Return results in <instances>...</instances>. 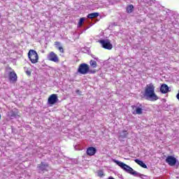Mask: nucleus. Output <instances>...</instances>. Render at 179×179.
Wrapping results in <instances>:
<instances>
[{
    "mask_svg": "<svg viewBox=\"0 0 179 179\" xmlns=\"http://www.w3.org/2000/svg\"><path fill=\"white\" fill-rule=\"evenodd\" d=\"M48 61H52V62H59V59H58V55L54 52H50L48 55Z\"/></svg>",
    "mask_w": 179,
    "mask_h": 179,
    "instance_id": "obj_7",
    "label": "nucleus"
},
{
    "mask_svg": "<svg viewBox=\"0 0 179 179\" xmlns=\"http://www.w3.org/2000/svg\"><path fill=\"white\" fill-rule=\"evenodd\" d=\"M144 96L150 101H156V100L159 99V97L155 93V85L152 83L146 85Z\"/></svg>",
    "mask_w": 179,
    "mask_h": 179,
    "instance_id": "obj_2",
    "label": "nucleus"
},
{
    "mask_svg": "<svg viewBox=\"0 0 179 179\" xmlns=\"http://www.w3.org/2000/svg\"><path fill=\"white\" fill-rule=\"evenodd\" d=\"M127 135H128V132L125 130L123 131V138H127Z\"/></svg>",
    "mask_w": 179,
    "mask_h": 179,
    "instance_id": "obj_22",
    "label": "nucleus"
},
{
    "mask_svg": "<svg viewBox=\"0 0 179 179\" xmlns=\"http://www.w3.org/2000/svg\"><path fill=\"white\" fill-rule=\"evenodd\" d=\"M89 65L87 64H80L78 72L79 73H81V75H86V73H89Z\"/></svg>",
    "mask_w": 179,
    "mask_h": 179,
    "instance_id": "obj_4",
    "label": "nucleus"
},
{
    "mask_svg": "<svg viewBox=\"0 0 179 179\" xmlns=\"http://www.w3.org/2000/svg\"><path fill=\"white\" fill-rule=\"evenodd\" d=\"M113 162L114 163H116L117 166L121 167L122 170H124L127 173H129V174H131V176H134V177H140V178L143 179H145L146 178H148V176L143 175L142 173H140L139 172L134 171V169L123 162H121L117 159H113Z\"/></svg>",
    "mask_w": 179,
    "mask_h": 179,
    "instance_id": "obj_1",
    "label": "nucleus"
},
{
    "mask_svg": "<svg viewBox=\"0 0 179 179\" xmlns=\"http://www.w3.org/2000/svg\"><path fill=\"white\" fill-rule=\"evenodd\" d=\"M99 177H104V172L103 171H99L97 173Z\"/></svg>",
    "mask_w": 179,
    "mask_h": 179,
    "instance_id": "obj_19",
    "label": "nucleus"
},
{
    "mask_svg": "<svg viewBox=\"0 0 179 179\" xmlns=\"http://www.w3.org/2000/svg\"><path fill=\"white\" fill-rule=\"evenodd\" d=\"M133 11H134V6L133 5H129L127 7V13H132Z\"/></svg>",
    "mask_w": 179,
    "mask_h": 179,
    "instance_id": "obj_16",
    "label": "nucleus"
},
{
    "mask_svg": "<svg viewBox=\"0 0 179 179\" xmlns=\"http://www.w3.org/2000/svg\"><path fill=\"white\" fill-rule=\"evenodd\" d=\"M134 162L141 166V167H143V169H148V166H146V164H145V163H143L142 161L139 159H134Z\"/></svg>",
    "mask_w": 179,
    "mask_h": 179,
    "instance_id": "obj_14",
    "label": "nucleus"
},
{
    "mask_svg": "<svg viewBox=\"0 0 179 179\" xmlns=\"http://www.w3.org/2000/svg\"><path fill=\"white\" fill-rule=\"evenodd\" d=\"M99 43L102 45L103 48H105V50L113 49V45L111 44V42H110V40L108 39L101 40L99 41Z\"/></svg>",
    "mask_w": 179,
    "mask_h": 179,
    "instance_id": "obj_5",
    "label": "nucleus"
},
{
    "mask_svg": "<svg viewBox=\"0 0 179 179\" xmlns=\"http://www.w3.org/2000/svg\"><path fill=\"white\" fill-rule=\"evenodd\" d=\"M57 50H59V51L62 52V54H64V48H62V46L59 47Z\"/></svg>",
    "mask_w": 179,
    "mask_h": 179,
    "instance_id": "obj_21",
    "label": "nucleus"
},
{
    "mask_svg": "<svg viewBox=\"0 0 179 179\" xmlns=\"http://www.w3.org/2000/svg\"><path fill=\"white\" fill-rule=\"evenodd\" d=\"M96 152H97V150L94 147H90L87 150V154L88 156H94V155H96Z\"/></svg>",
    "mask_w": 179,
    "mask_h": 179,
    "instance_id": "obj_10",
    "label": "nucleus"
},
{
    "mask_svg": "<svg viewBox=\"0 0 179 179\" xmlns=\"http://www.w3.org/2000/svg\"><path fill=\"white\" fill-rule=\"evenodd\" d=\"M9 79L10 82H16L17 80V76L15 72H10L9 74Z\"/></svg>",
    "mask_w": 179,
    "mask_h": 179,
    "instance_id": "obj_12",
    "label": "nucleus"
},
{
    "mask_svg": "<svg viewBox=\"0 0 179 179\" xmlns=\"http://www.w3.org/2000/svg\"><path fill=\"white\" fill-rule=\"evenodd\" d=\"M57 102H58V95L55 94H51L48 99V104H50V106H52Z\"/></svg>",
    "mask_w": 179,
    "mask_h": 179,
    "instance_id": "obj_6",
    "label": "nucleus"
},
{
    "mask_svg": "<svg viewBox=\"0 0 179 179\" xmlns=\"http://www.w3.org/2000/svg\"><path fill=\"white\" fill-rule=\"evenodd\" d=\"M160 92L163 94H166V93H169V86L166 84H162L160 87Z\"/></svg>",
    "mask_w": 179,
    "mask_h": 179,
    "instance_id": "obj_11",
    "label": "nucleus"
},
{
    "mask_svg": "<svg viewBox=\"0 0 179 179\" xmlns=\"http://www.w3.org/2000/svg\"><path fill=\"white\" fill-rule=\"evenodd\" d=\"M90 65L92 67V68H97V62H96V61L94 60H91L90 62Z\"/></svg>",
    "mask_w": 179,
    "mask_h": 179,
    "instance_id": "obj_17",
    "label": "nucleus"
},
{
    "mask_svg": "<svg viewBox=\"0 0 179 179\" xmlns=\"http://www.w3.org/2000/svg\"><path fill=\"white\" fill-rule=\"evenodd\" d=\"M77 94H81L82 92H80L79 90H76Z\"/></svg>",
    "mask_w": 179,
    "mask_h": 179,
    "instance_id": "obj_25",
    "label": "nucleus"
},
{
    "mask_svg": "<svg viewBox=\"0 0 179 179\" xmlns=\"http://www.w3.org/2000/svg\"><path fill=\"white\" fill-rule=\"evenodd\" d=\"M166 163H168L169 166H176L177 159L173 156H168L166 159Z\"/></svg>",
    "mask_w": 179,
    "mask_h": 179,
    "instance_id": "obj_8",
    "label": "nucleus"
},
{
    "mask_svg": "<svg viewBox=\"0 0 179 179\" xmlns=\"http://www.w3.org/2000/svg\"><path fill=\"white\" fill-rule=\"evenodd\" d=\"M55 45L57 49L59 48V47H62V45H61V42H58V41H56L55 43Z\"/></svg>",
    "mask_w": 179,
    "mask_h": 179,
    "instance_id": "obj_18",
    "label": "nucleus"
},
{
    "mask_svg": "<svg viewBox=\"0 0 179 179\" xmlns=\"http://www.w3.org/2000/svg\"><path fill=\"white\" fill-rule=\"evenodd\" d=\"M83 22H85V18H83V17L80 18V21L78 22V25L82 26V24H83Z\"/></svg>",
    "mask_w": 179,
    "mask_h": 179,
    "instance_id": "obj_20",
    "label": "nucleus"
},
{
    "mask_svg": "<svg viewBox=\"0 0 179 179\" xmlns=\"http://www.w3.org/2000/svg\"><path fill=\"white\" fill-rule=\"evenodd\" d=\"M92 58H94L96 61H99V58L94 57V55H92Z\"/></svg>",
    "mask_w": 179,
    "mask_h": 179,
    "instance_id": "obj_24",
    "label": "nucleus"
},
{
    "mask_svg": "<svg viewBox=\"0 0 179 179\" xmlns=\"http://www.w3.org/2000/svg\"><path fill=\"white\" fill-rule=\"evenodd\" d=\"M28 57L31 64H37L38 62V55L36 50H30L28 52Z\"/></svg>",
    "mask_w": 179,
    "mask_h": 179,
    "instance_id": "obj_3",
    "label": "nucleus"
},
{
    "mask_svg": "<svg viewBox=\"0 0 179 179\" xmlns=\"http://www.w3.org/2000/svg\"><path fill=\"white\" fill-rule=\"evenodd\" d=\"M26 73H27V75H28V76H30L31 75V72L29 70L26 71Z\"/></svg>",
    "mask_w": 179,
    "mask_h": 179,
    "instance_id": "obj_23",
    "label": "nucleus"
},
{
    "mask_svg": "<svg viewBox=\"0 0 179 179\" xmlns=\"http://www.w3.org/2000/svg\"><path fill=\"white\" fill-rule=\"evenodd\" d=\"M38 169L39 171H45V170H48V164L41 162L38 166Z\"/></svg>",
    "mask_w": 179,
    "mask_h": 179,
    "instance_id": "obj_9",
    "label": "nucleus"
},
{
    "mask_svg": "<svg viewBox=\"0 0 179 179\" xmlns=\"http://www.w3.org/2000/svg\"><path fill=\"white\" fill-rule=\"evenodd\" d=\"M143 113V108H142V105H140L138 107H136V110L133 112V114H138L141 115Z\"/></svg>",
    "mask_w": 179,
    "mask_h": 179,
    "instance_id": "obj_13",
    "label": "nucleus"
},
{
    "mask_svg": "<svg viewBox=\"0 0 179 179\" xmlns=\"http://www.w3.org/2000/svg\"><path fill=\"white\" fill-rule=\"evenodd\" d=\"M0 120H1V115H0Z\"/></svg>",
    "mask_w": 179,
    "mask_h": 179,
    "instance_id": "obj_26",
    "label": "nucleus"
},
{
    "mask_svg": "<svg viewBox=\"0 0 179 179\" xmlns=\"http://www.w3.org/2000/svg\"><path fill=\"white\" fill-rule=\"evenodd\" d=\"M99 16V13H92L87 15L89 19H94V17H97Z\"/></svg>",
    "mask_w": 179,
    "mask_h": 179,
    "instance_id": "obj_15",
    "label": "nucleus"
}]
</instances>
